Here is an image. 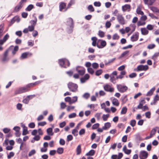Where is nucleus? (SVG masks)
Returning a JSON list of instances; mask_svg holds the SVG:
<instances>
[{
	"mask_svg": "<svg viewBox=\"0 0 159 159\" xmlns=\"http://www.w3.org/2000/svg\"><path fill=\"white\" fill-rule=\"evenodd\" d=\"M59 63L61 66L65 68L69 67L70 65L69 61L66 59H59Z\"/></svg>",
	"mask_w": 159,
	"mask_h": 159,
	"instance_id": "1",
	"label": "nucleus"
},
{
	"mask_svg": "<svg viewBox=\"0 0 159 159\" xmlns=\"http://www.w3.org/2000/svg\"><path fill=\"white\" fill-rule=\"evenodd\" d=\"M116 19L119 23L121 25H124L126 23L124 17L121 14H118L117 16Z\"/></svg>",
	"mask_w": 159,
	"mask_h": 159,
	"instance_id": "2",
	"label": "nucleus"
},
{
	"mask_svg": "<svg viewBox=\"0 0 159 159\" xmlns=\"http://www.w3.org/2000/svg\"><path fill=\"white\" fill-rule=\"evenodd\" d=\"M68 87L70 90L73 92H75L78 88L77 85L71 82L69 83L68 84Z\"/></svg>",
	"mask_w": 159,
	"mask_h": 159,
	"instance_id": "3",
	"label": "nucleus"
},
{
	"mask_svg": "<svg viewBox=\"0 0 159 159\" xmlns=\"http://www.w3.org/2000/svg\"><path fill=\"white\" fill-rule=\"evenodd\" d=\"M30 90V89H28L26 86L20 88L18 89L15 91V94L21 93L28 92Z\"/></svg>",
	"mask_w": 159,
	"mask_h": 159,
	"instance_id": "4",
	"label": "nucleus"
},
{
	"mask_svg": "<svg viewBox=\"0 0 159 159\" xmlns=\"http://www.w3.org/2000/svg\"><path fill=\"white\" fill-rule=\"evenodd\" d=\"M117 88L118 91L121 93L126 92L128 89L126 86L122 84H117Z\"/></svg>",
	"mask_w": 159,
	"mask_h": 159,
	"instance_id": "5",
	"label": "nucleus"
},
{
	"mask_svg": "<svg viewBox=\"0 0 159 159\" xmlns=\"http://www.w3.org/2000/svg\"><path fill=\"white\" fill-rule=\"evenodd\" d=\"M148 68V66L147 65H139L137 66L136 69H134V70L135 71H139L141 70H147Z\"/></svg>",
	"mask_w": 159,
	"mask_h": 159,
	"instance_id": "6",
	"label": "nucleus"
},
{
	"mask_svg": "<svg viewBox=\"0 0 159 159\" xmlns=\"http://www.w3.org/2000/svg\"><path fill=\"white\" fill-rule=\"evenodd\" d=\"M76 70L79 74L81 75H84L85 72V69L81 66L77 67L76 68Z\"/></svg>",
	"mask_w": 159,
	"mask_h": 159,
	"instance_id": "7",
	"label": "nucleus"
},
{
	"mask_svg": "<svg viewBox=\"0 0 159 159\" xmlns=\"http://www.w3.org/2000/svg\"><path fill=\"white\" fill-rule=\"evenodd\" d=\"M104 90L107 92H112L114 91V89L112 88L111 86L108 84H106L104 85Z\"/></svg>",
	"mask_w": 159,
	"mask_h": 159,
	"instance_id": "8",
	"label": "nucleus"
},
{
	"mask_svg": "<svg viewBox=\"0 0 159 159\" xmlns=\"http://www.w3.org/2000/svg\"><path fill=\"white\" fill-rule=\"evenodd\" d=\"M148 156V153L147 152L143 151L140 152L139 157L140 159H146Z\"/></svg>",
	"mask_w": 159,
	"mask_h": 159,
	"instance_id": "9",
	"label": "nucleus"
},
{
	"mask_svg": "<svg viewBox=\"0 0 159 159\" xmlns=\"http://www.w3.org/2000/svg\"><path fill=\"white\" fill-rule=\"evenodd\" d=\"M131 6L129 4H125L122 7V10L123 12H125L127 11H130Z\"/></svg>",
	"mask_w": 159,
	"mask_h": 159,
	"instance_id": "10",
	"label": "nucleus"
},
{
	"mask_svg": "<svg viewBox=\"0 0 159 159\" xmlns=\"http://www.w3.org/2000/svg\"><path fill=\"white\" fill-rule=\"evenodd\" d=\"M139 33L138 32H135L131 37V40L133 42L137 41L139 38Z\"/></svg>",
	"mask_w": 159,
	"mask_h": 159,
	"instance_id": "11",
	"label": "nucleus"
},
{
	"mask_svg": "<svg viewBox=\"0 0 159 159\" xmlns=\"http://www.w3.org/2000/svg\"><path fill=\"white\" fill-rule=\"evenodd\" d=\"M112 103L113 105L118 106L119 105V102L117 99L114 98H111Z\"/></svg>",
	"mask_w": 159,
	"mask_h": 159,
	"instance_id": "12",
	"label": "nucleus"
},
{
	"mask_svg": "<svg viewBox=\"0 0 159 159\" xmlns=\"http://www.w3.org/2000/svg\"><path fill=\"white\" fill-rule=\"evenodd\" d=\"M100 43V45H98V44H97V47L99 48H102L105 47L107 45V43L105 40H101Z\"/></svg>",
	"mask_w": 159,
	"mask_h": 159,
	"instance_id": "13",
	"label": "nucleus"
},
{
	"mask_svg": "<svg viewBox=\"0 0 159 159\" xmlns=\"http://www.w3.org/2000/svg\"><path fill=\"white\" fill-rule=\"evenodd\" d=\"M66 3L63 2H61L59 5V10L60 11H62V10L66 8Z\"/></svg>",
	"mask_w": 159,
	"mask_h": 159,
	"instance_id": "14",
	"label": "nucleus"
},
{
	"mask_svg": "<svg viewBox=\"0 0 159 159\" xmlns=\"http://www.w3.org/2000/svg\"><path fill=\"white\" fill-rule=\"evenodd\" d=\"M32 98V96L29 95L23 100V102L25 104H27L30 99Z\"/></svg>",
	"mask_w": 159,
	"mask_h": 159,
	"instance_id": "15",
	"label": "nucleus"
},
{
	"mask_svg": "<svg viewBox=\"0 0 159 159\" xmlns=\"http://www.w3.org/2000/svg\"><path fill=\"white\" fill-rule=\"evenodd\" d=\"M141 34L143 35H147L148 33V31L146 28H142L141 29Z\"/></svg>",
	"mask_w": 159,
	"mask_h": 159,
	"instance_id": "16",
	"label": "nucleus"
},
{
	"mask_svg": "<svg viewBox=\"0 0 159 159\" xmlns=\"http://www.w3.org/2000/svg\"><path fill=\"white\" fill-rule=\"evenodd\" d=\"M81 152V145H78L76 148V152L77 155H80Z\"/></svg>",
	"mask_w": 159,
	"mask_h": 159,
	"instance_id": "17",
	"label": "nucleus"
},
{
	"mask_svg": "<svg viewBox=\"0 0 159 159\" xmlns=\"http://www.w3.org/2000/svg\"><path fill=\"white\" fill-rule=\"evenodd\" d=\"M23 5L20 4L19 3V4L17 5L15 7L14 9V11L17 12L19 11V10L21 9L23 7Z\"/></svg>",
	"mask_w": 159,
	"mask_h": 159,
	"instance_id": "18",
	"label": "nucleus"
},
{
	"mask_svg": "<svg viewBox=\"0 0 159 159\" xmlns=\"http://www.w3.org/2000/svg\"><path fill=\"white\" fill-rule=\"evenodd\" d=\"M67 22L70 27H71L73 26V20L72 18H69L68 20L67 21Z\"/></svg>",
	"mask_w": 159,
	"mask_h": 159,
	"instance_id": "19",
	"label": "nucleus"
},
{
	"mask_svg": "<svg viewBox=\"0 0 159 159\" xmlns=\"http://www.w3.org/2000/svg\"><path fill=\"white\" fill-rule=\"evenodd\" d=\"M111 126V125L110 123L107 122L104 124V125L103 127V129L104 130H106L107 129L109 128Z\"/></svg>",
	"mask_w": 159,
	"mask_h": 159,
	"instance_id": "20",
	"label": "nucleus"
},
{
	"mask_svg": "<svg viewBox=\"0 0 159 159\" xmlns=\"http://www.w3.org/2000/svg\"><path fill=\"white\" fill-rule=\"evenodd\" d=\"M155 90V88L153 87L146 94L147 96H151L153 94L154 91Z\"/></svg>",
	"mask_w": 159,
	"mask_h": 159,
	"instance_id": "21",
	"label": "nucleus"
},
{
	"mask_svg": "<svg viewBox=\"0 0 159 159\" xmlns=\"http://www.w3.org/2000/svg\"><path fill=\"white\" fill-rule=\"evenodd\" d=\"M47 132L48 135H53V133L52 132V129L51 128H48L47 129Z\"/></svg>",
	"mask_w": 159,
	"mask_h": 159,
	"instance_id": "22",
	"label": "nucleus"
},
{
	"mask_svg": "<svg viewBox=\"0 0 159 159\" xmlns=\"http://www.w3.org/2000/svg\"><path fill=\"white\" fill-rule=\"evenodd\" d=\"M95 152V151L93 150H90L89 152L87 153L85 155L87 156H93Z\"/></svg>",
	"mask_w": 159,
	"mask_h": 159,
	"instance_id": "23",
	"label": "nucleus"
},
{
	"mask_svg": "<svg viewBox=\"0 0 159 159\" xmlns=\"http://www.w3.org/2000/svg\"><path fill=\"white\" fill-rule=\"evenodd\" d=\"M4 24H1L0 25V37H1L3 35V32L4 30Z\"/></svg>",
	"mask_w": 159,
	"mask_h": 159,
	"instance_id": "24",
	"label": "nucleus"
},
{
	"mask_svg": "<svg viewBox=\"0 0 159 159\" xmlns=\"http://www.w3.org/2000/svg\"><path fill=\"white\" fill-rule=\"evenodd\" d=\"M121 100L122 102L123 103H125L127 101V96L125 95L122 97L121 98Z\"/></svg>",
	"mask_w": 159,
	"mask_h": 159,
	"instance_id": "25",
	"label": "nucleus"
},
{
	"mask_svg": "<svg viewBox=\"0 0 159 159\" xmlns=\"http://www.w3.org/2000/svg\"><path fill=\"white\" fill-rule=\"evenodd\" d=\"M23 131L22 135H25L28 133V131L27 129V128L24 125L23 126Z\"/></svg>",
	"mask_w": 159,
	"mask_h": 159,
	"instance_id": "26",
	"label": "nucleus"
},
{
	"mask_svg": "<svg viewBox=\"0 0 159 159\" xmlns=\"http://www.w3.org/2000/svg\"><path fill=\"white\" fill-rule=\"evenodd\" d=\"M127 110V108L126 107H123L121 110L120 113L121 114H126Z\"/></svg>",
	"mask_w": 159,
	"mask_h": 159,
	"instance_id": "27",
	"label": "nucleus"
},
{
	"mask_svg": "<svg viewBox=\"0 0 159 159\" xmlns=\"http://www.w3.org/2000/svg\"><path fill=\"white\" fill-rule=\"evenodd\" d=\"M136 12L138 14L141 15H143L144 14L143 12L141 10V8L139 7H137L136 10Z\"/></svg>",
	"mask_w": 159,
	"mask_h": 159,
	"instance_id": "28",
	"label": "nucleus"
},
{
	"mask_svg": "<svg viewBox=\"0 0 159 159\" xmlns=\"http://www.w3.org/2000/svg\"><path fill=\"white\" fill-rule=\"evenodd\" d=\"M120 36L116 33L113 35L112 39L113 40H118L119 39Z\"/></svg>",
	"mask_w": 159,
	"mask_h": 159,
	"instance_id": "29",
	"label": "nucleus"
},
{
	"mask_svg": "<svg viewBox=\"0 0 159 159\" xmlns=\"http://www.w3.org/2000/svg\"><path fill=\"white\" fill-rule=\"evenodd\" d=\"M34 8L33 5L32 4H30L29 5L28 7L25 9V11H30L32 9Z\"/></svg>",
	"mask_w": 159,
	"mask_h": 159,
	"instance_id": "30",
	"label": "nucleus"
},
{
	"mask_svg": "<svg viewBox=\"0 0 159 159\" xmlns=\"http://www.w3.org/2000/svg\"><path fill=\"white\" fill-rule=\"evenodd\" d=\"M64 151L63 148H57V152L60 154H62Z\"/></svg>",
	"mask_w": 159,
	"mask_h": 159,
	"instance_id": "31",
	"label": "nucleus"
},
{
	"mask_svg": "<svg viewBox=\"0 0 159 159\" xmlns=\"http://www.w3.org/2000/svg\"><path fill=\"white\" fill-rule=\"evenodd\" d=\"M78 97L77 96H74L71 99V104L75 103L77 101Z\"/></svg>",
	"mask_w": 159,
	"mask_h": 159,
	"instance_id": "32",
	"label": "nucleus"
},
{
	"mask_svg": "<svg viewBox=\"0 0 159 159\" xmlns=\"http://www.w3.org/2000/svg\"><path fill=\"white\" fill-rule=\"evenodd\" d=\"M129 52V51H126L123 52L121 55H120V57L122 58L124 57L126 55H128Z\"/></svg>",
	"mask_w": 159,
	"mask_h": 159,
	"instance_id": "33",
	"label": "nucleus"
},
{
	"mask_svg": "<svg viewBox=\"0 0 159 159\" xmlns=\"http://www.w3.org/2000/svg\"><path fill=\"white\" fill-rule=\"evenodd\" d=\"M37 20V19L36 17H35V19L34 20H31L30 21V23L31 24V25L35 26Z\"/></svg>",
	"mask_w": 159,
	"mask_h": 159,
	"instance_id": "34",
	"label": "nucleus"
},
{
	"mask_svg": "<svg viewBox=\"0 0 159 159\" xmlns=\"http://www.w3.org/2000/svg\"><path fill=\"white\" fill-rule=\"evenodd\" d=\"M92 66L93 68L97 69L99 67V64L97 63L94 62L92 63Z\"/></svg>",
	"mask_w": 159,
	"mask_h": 159,
	"instance_id": "35",
	"label": "nucleus"
},
{
	"mask_svg": "<svg viewBox=\"0 0 159 159\" xmlns=\"http://www.w3.org/2000/svg\"><path fill=\"white\" fill-rule=\"evenodd\" d=\"M28 53L27 52H25L22 54L21 56L20 57L21 59H25L27 57Z\"/></svg>",
	"mask_w": 159,
	"mask_h": 159,
	"instance_id": "36",
	"label": "nucleus"
},
{
	"mask_svg": "<svg viewBox=\"0 0 159 159\" xmlns=\"http://www.w3.org/2000/svg\"><path fill=\"white\" fill-rule=\"evenodd\" d=\"M110 81L114 84L116 83V80L115 79L114 76L113 75H110Z\"/></svg>",
	"mask_w": 159,
	"mask_h": 159,
	"instance_id": "37",
	"label": "nucleus"
},
{
	"mask_svg": "<svg viewBox=\"0 0 159 159\" xmlns=\"http://www.w3.org/2000/svg\"><path fill=\"white\" fill-rule=\"evenodd\" d=\"M102 73V70H97L95 72V75L96 76H99L101 75Z\"/></svg>",
	"mask_w": 159,
	"mask_h": 159,
	"instance_id": "38",
	"label": "nucleus"
},
{
	"mask_svg": "<svg viewBox=\"0 0 159 159\" xmlns=\"http://www.w3.org/2000/svg\"><path fill=\"white\" fill-rule=\"evenodd\" d=\"M151 10L154 12H157L159 11L158 9L156 7H150Z\"/></svg>",
	"mask_w": 159,
	"mask_h": 159,
	"instance_id": "39",
	"label": "nucleus"
},
{
	"mask_svg": "<svg viewBox=\"0 0 159 159\" xmlns=\"http://www.w3.org/2000/svg\"><path fill=\"white\" fill-rule=\"evenodd\" d=\"M19 47L18 46H16L14 47V50L12 51V53L13 55H15L16 52L18 50Z\"/></svg>",
	"mask_w": 159,
	"mask_h": 159,
	"instance_id": "40",
	"label": "nucleus"
},
{
	"mask_svg": "<svg viewBox=\"0 0 159 159\" xmlns=\"http://www.w3.org/2000/svg\"><path fill=\"white\" fill-rule=\"evenodd\" d=\"M65 101L66 102H68L69 104H71V98L70 97H66L65 99Z\"/></svg>",
	"mask_w": 159,
	"mask_h": 159,
	"instance_id": "41",
	"label": "nucleus"
},
{
	"mask_svg": "<svg viewBox=\"0 0 159 159\" xmlns=\"http://www.w3.org/2000/svg\"><path fill=\"white\" fill-rule=\"evenodd\" d=\"M104 33L101 30H99L98 32V35L99 37L101 38H102L104 37Z\"/></svg>",
	"mask_w": 159,
	"mask_h": 159,
	"instance_id": "42",
	"label": "nucleus"
},
{
	"mask_svg": "<svg viewBox=\"0 0 159 159\" xmlns=\"http://www.w3.org/2000/svg\"><path fill=\"white\" fill-rule=\"evenodd\" d=\"M9 60V58L8 57L3 56L2 59V61L4 62H7Z\"/></svg>",
	"mask_w": 159,
	"mask_h": 159,
	"instance_id": "43",
	"label": "nucleus"
},
{
	"mask_svg": "<svg viewBox=\"0 0 159 159\" xmlns=\"http://www.w3.org/2000/svg\"><path fill=\"white\" fill-rule=\"evenodd\" d=\"M109 116V114H107V115H103L102 116V118L104 121H106L107 120V119L108 118Z\"/></svg>",
	"mask_w": 159,
	"mask_h": 159,
	"instance_id": "44",
	"label": "nucleus"
},
{
	"mask_svg": "<svg viewBox=\"0 0 159 159\" xmlns=\"http://www.w3.org/2000/svg\"><path fill=\"white\" fill-rule=\"evenodd\" d=\"M36 153V151L35 150L33 149L31 150L29 153L28 156L29 157H31L35 154Z\"/></svg>",
	"mask_w": 159,
	"mask_h": 159,
	"instance_id": "45",
	"label": "nucleus"
},
{
	"mask_svg": "<svg viewBox=\"0 0 159 159\" xmlns=\"http://www.w3.org/2000/svg\"><path fill=\"white\" fill-rule=\"evenodd\" d=\"M155 47V44H149L147 46V48L148 49H152L154 48Z\"/></svg>",
	"mask_w": 159,
	"mask_h": 159,
	"instance_id": "46",
	"label": "nucleus"
},
{
	"mask_svg": "<svg viewBox=\"0 0 159 159\" xmlns=\"http://www.w3.org/2000/svg\"><path fill=\"white\" fill-rule=\"evenodd\" d=\"M87 70L89 73L93 75L94 73V70L91 68H88Z\"/></svg>",
	"mask_w": 159,
	"mask_h": 159,
	"instance_id": "47",
	"label": "nucleus"
},
{
	"mask_svg": "<svg viewBox=\"0 0 159 159\" xmlns=\"http://www.w3.org/2000/svg\"><path fill=\"white\" fill-rule=\"evenodd\" d=\"M78 130L75 129H73L72 131V134L75 136L78 135Z\"/></svg>",
	"mask_w": 159,
	"mask_h": 159,
	"instance_id": "48",
	"label": "nucleus"
},
{
	"mask_svg": "<svg viewBox=\"0 0 159 159\" xmlns=\"http://www.w3.org/2000/svg\"><path fill=\"white\" fill-rule=\"evenodd\" d=\"M88 9L91 12H93L94 11V8L92 5H89L88 7Z\"/></svg>",
	"mask_w": 159,
	"mask_h": 159,
	"instance_id": "49",
	"label": "nucleus"
},
{
	"mask_svg": "<svg viewBox=\"0 0 159 159\" xmlns=\"http://www.w3.org/2000/svg\"><path fill=\"white\" fill-rule=\"evenodd\" d=\"M111 25V22L109 21H107L105 24V26L107 28H109Z\"/></svg>",
	"mask_w": 159,
	"mask_h": 159,
	"instance_id": "50",
	"label": "nucleus"
},
{
	"mask_svg": "<svg viewBox=\"0 0 159 159\" xmlns=\"http://www.w3.org/2000/svg\"><path fill=\"white\" fill-rule=\"evenodd\" d=\"M136 123V121L134 120H132L130 121V125L132 127L135 126Z\"/></svg>",
	"mask_w": 159,
	"mask_h": 159,
	"instance_id": "51",
	"label": "nucleus"
},
{
	"mask_svg": "<svg viewBox=\"0 0 159 159\" xmlns=\"http://www.w3.org/2000/svg\"><path fill=\"white\" fill-rule=\"evenodd\" d=\"M156 132V129L153 128V129L151 131L150 135H151V137H152L155 134Z\"/></svg>",
	"mask_w": 159,
	"mask_h": 159,
	"instance_id": "52",
	"label": "nucleus"
},
{
	"mask_svg": "<svg viewBox=\"0 0 159 159\" xmlns=\"http://www.w3.org/2000/svg\"><path fill=\"white\" fill-rule=\"evenodd\" d=\"M99 124L98 123H96L94 124L92 127V129H97L99 126Z\"/></svg>",
	"mask_w": 159,
	"mask_h": 159,
	"instance_id": "53",
	"label": "nucleus"
},
{
	"mask_svg": "<svg viewBox=\"0 0 159 159\" xmlns=\"http://www.w3.org/2000/svg\"><path fill=\"white\" fill-rule=\"evenodd\" d=\"M85 130L84 129H81L79 132V134L81 135L84 134L85 133Z\"/></svg>",
	"mask_w": 159,
	"mask_h": 159,
	"instance_id": "54",
	"label": "nucleus"
},
{
	"mask_svg": "<svg viewBox=\"0 0 159 159\" xmlns=\"http://www.w3.org/2000/svg\"><path fill=\"white\" fill-rule=\"evenodd\" d=\"M73 137L71 135H69L67 136V139L68 142H69L73 139Z\"/></svg>",
	"mask_w": 159,
	"mask_h": 159,
	"instance_id": "55",
	"label": "nucleus"
},
{
	"mask_svg": "<svg viewBox=\"0 0 159 159\" xmlns=\"http://www.w3.org/2000/svg\"><path fill=\"white\" fill-rule=\"evenodd\" d=\"M59 143L61 145H64L65 143V141L63 139H61L59 141Z\"/></svg>",
	"mask_w": 159,
	"mask_h": 159,
	"instance_id": "56",
	"label": "nucleus"
},
{
	"mask_svg": "<svg viewBox=\"0 0 159 159\" xmlns=\"http://www.w3.org/2000/svg\"><path fill=\"white\" fill-rule=\"evenodd\" d=\"M14 155V153L13 152H11L9 154L7 155V158L10 159L11 157H13Z\"/></svg>",
	"mask_w": 159,
	"mask_h": 159,
	"instance_id": "57",
	"label": "nucleus"
},
{
	"mask_svg": "<svg viewBox=\"0 0 159 159\" xmlns=\"http://www.w3.org/2000/svg\"><path fill=\"white\" fill-rule=\"evenodd\" d=\"M156 0H148V3L147 5H152L155 1Z\"/></svg>",
	"mask_w": 159,
	"mask_h": 159,
	"instance_id": "58",
	"label": "nucleus"
},
{
	"mask_svg": "<svg viewBox=\"0 0 159 159\" xmlns=\"http://www.w3.org/2000/svg\"><path fill=\"white\" fill-rule=\"evenodd\" d=\"M76 114L75 113H73L70 114L69 116V118H72L75 117L76 116Z\"/></svg>",
	"mask_w": 159,
	"mask_h": 159,
	"instance_id": "59",
	"label": "nucleus"
},
{
	"mask_svg": "<svg viewBox=\"0 0 159 159\" xmlns=\"http://www.w3.org/2000/svg\"><path fill=\"white\" fill-rule=\"evenodd\" d=\"M153 27H154L153 25L150 24L148 25L147 27V29L150 30H152L153 29Z\"/></svg>",
	"mask_w": 159,
	"mask_h": 159,
	"instance_id": "60",
	"label": "nucleus"
},
{
	"mask_svg": "<svg viewBox=\"0 0 159 159\" xmlns=\"http://www.w3.org/2000/svg\"><path fill=\"white\" fill-rule=\"evenodd\" d=\"M29 127L30 128H34L35 127V124L34 122H31L29 125Z\"/></svg>",
	"mask_w": 159,
	"mask_h": 159,
	"instance_id": "61",
	"label": "nucleus"
},
{
	"mask_svg": "<svg viewBox=\"0 0 159 159\" xmlns=\"http://www.w3.org/2000/svg\"><path fill=\"white\" fill-rule=\"evenodd\" d=\"M75 108V106H68L67 109V111H70L71 110H73Z\"/></svg>",
	"mask_w": 159,
	"mask_h": 159,
	"instance_id": "62",
	"label": "nucleus"
},
{
	"mask_svg": "<svg viewBox=\"0 0 159 159\" xmlns=\"http://www.w3.org/2000/svg\"><path fill=\"white\" fill-rule=\"evenodd\" d=\"M9 36L8 34L5 35L2 39L5 42L9 38Z\"/></svg>",
	"mask_w": 159,
	"mask_h": 159,
	"instance_id": "63",
	"label": "nucleus"
},
{
	"mask_svg": "<svg viewBox=\"0 0 159 159\" xmlns=\"http://www.w3.org/2000/svg\"><path fill=\"white\" fill-rule=\"evenodd\" d=\"M60 105L61 108L62 109H65L66 106V104L63 102H61Z\"/></svg>",
	"mask_w": 159,
	"mask_h": 159,
	"instance_id": "64",
	"label": "nucleus"
}]
</instances>
